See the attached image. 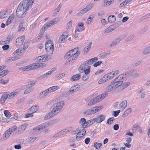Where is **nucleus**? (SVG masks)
Returning a JSON list of instances; mask_svg holds the SVG:
<instances>
[{
    "instance_id": "48",
    "label": "nucleus",
    "mask_w": 150,
    "mask_h": 150,
    "mask_svg": "<svg viewBox=\"0 0 150 150\" xmlns=\"http://www.w3.org/2000/svg\"><path fill=\"white\" fill-rule=\"evenodd\" d=\"M95 122V121L93 120V119L86 121V124L87 125V127H88V126H90L93 124Z\"/></svg>"
},
{
    "instance_id": "36",
    "label": "nucleus",
    "mask_w": 150,
    "mask_h": 150,
    "mask_svg": "<svg viewBox=\"0 0 150 150\" xmlns=\"http://www.w3.org/2000/svg\"><path fill=\"white\" fill-rule=\"evenodd\" d=\"M92 44L91 42H90L88 45L83 50V51L85 54H86L91 48Z\"/></svg>"
},
{
    "instance_id": "47",
    "label": "nucleus",
    "mask_w": 150,
    "mask_h": 150,
    "mask_svg": "<svg viewBox=\"0 0 150 150\" xmlns=\"http://www.w3.org/2000/svg\"><path fill=\"white\" fill-rule=\"evenodd\" d=\"M27 88L24 92V94H27L32 91L34 90L33 88Z\"/></svg>"
},
{
    "instance_id": "49",
    "label": "nucleus",
    "mask_w": 150,
    "mask_h": 150,
    "mask_svg": "<svg viewBox=\"0 0 150 150\" xmlns=\"http://www.w3.org/2000/svg\"><path fill=\"white\" fill-rule=\"evenodd\" d=\"M123 75H120L118 76L114 80V81H117V82L122 81L121 80L123 79Z\"/></svg>"
},
{
    "instance_id": "54",
    "label": "nucleus",
    "mask_w": 150,
    "mask_h": 150,
    "mask_svg": "<svg viewBox=\"0 0 150 150\" xmlns=\"http://www.w3.org/2000/svg\"><path fill=\"white\" fill-rule=\"evenodd\" d=\"M71 87L76 92L80 88V86L79 85H76L72 86Z\"/></svg>"
},
{
    "instance_id": "5",
    "label": "nucleus",
    "mask_w": 150,
    "mask_h": 150,
    "mask_svg": "<svg viewBox=\"0 0 150 150\" xmlns=\"http://www.w3.org/2000/svg\"><path fill=\"white\" fill-rule=\"evenodd\" d=\"M46 64L44 63H35L30 64L27 66L28 71L35 70L40 68H43L46 66Z\"/></svg>"
},
{
    "instance_id": "51",
    "label": "nucleus",
    "mask_w": 150,
    "mask_h": 150,
    "mask_svg": "<svg viewBox=\"0 0 150 150\" xmlns=\"http://www.w3.org/2000/svg\"><path fill=\"white\" fill-rule=\"evenodd\" d=\"M17 129V127L16 126H14L8 129L11 134L13 132H15Z\"/></svg>"
},
{
    "instance_id": "19",
    "label": "nucleus",
    "mask_w": 150,
    "mask_h": 150,
    "mask_svg": "<svg viewBox=\"0 0 150 150\" xmlns=\"http://www.w3.org/2000/svg\"><path fill=\"white\" fill-rule=\"evenodd\" d=\"M127 104V100H125L122 101L119 104V109L123 111V110L126 107Z\"/></svg>"
},
{
    "instance_id": "22",
    "label": "nucleus",
    "mask_w": 150,
    "mask_h": 150,
    "mask_svg": "<svg viewBox=\"0 0 150 150\" xmlns=\"http://www.w3.org/2000/svg\"><path fill=\"white\" fill-rule=\"evenodd\" d=\"M100 101L98 96L94 99H92L88 104V105H91Z\"/></svg>"
},
{
    "instance_id": "62",
    "label": "nucleus",
    "mask_w": 150,
    "mask_h": 150,
    "mask_svg": "<svg viewBox=\"0 0 150 150\" xmlns=\"http://www.w3.org/2000/svg\"><path fill=\"white\" fill-rule=\"evenodd\" d=\"M90 68H88L87 69H83V71L84 72L85 74L88 75L90 73Z\"/></svg>"
},
{
    "instance_id": "29",
    "label": "nucleus",
    "mask_w": 150,
    "mask_h": 150,
    "mask_svg": "<svg viewBox=\"0 0 150 150\" xmlns=\"http://www.w3.org/2000/svg\"><path fill=\"white\" fill-rule=\"evenodd\" d=\"M57 113H48L45 116L44 119L45 120H47L50 119L52 117L54 116Z\"/></svg>"
},
{
    "instance_id": "40",
    "label": "nucleus",
    "mask_w": 150,
    "mask_h": 150,
    "mask_svg": "<svg viewBox=\"0 0 150 150\" xmlns=\"http://www.w3.org/2000/svg\"><path fill=\"white\" fill-rule=\"evenodd\" d=\"M102 146V144L101 143L96 142L94 144V147L96 149L99 150L100 149Z\"/></svg>"
},
{
    "instance_id": "57",
    "label": "nucleus",
    "mask_w": 150,
    "mask_h": 150,
    "mask_svg": "<svg viewBox=\"0 0 150 150\" xmlns=\"http://www.w3.org/2000/svg\"><path fill=\"white\" fill-rule=\"evenodd\" d=\"M139 76V74L138 73L135 72V71H134L132 74L131 76V78L133 79L135 78L138 77Z\"/></svg>"
},
{
    "instance_id": "44",
    "label": "nucleus",
    "mask_w": 150,
    "mask_h": 150,
    "mask_svg": "<svg viewBox=\"0 0 150 150\" xmlns=\"http://www.w3.org/2000/svg\"><path fill=\"white\" fill-rule=\"evenodd\" d=\"M113 30V26L111 25L105 29L104 31V33H107L112 31Z\"/></svg>"
},
{
    "instance_id": "35",
    "label": "nucleus",
    "mask_w": 150,
    "mask_h": 150,
    "mask_svg": "<svg viewBox=\"0 0 150 150\" xmlns=\"http://www.w3.org/2000/svg\"><path fill=\"white\" fill-rule=\"evenodd\" d=\"M113 85L115 88L116 89L120 86H121L122 83V81L117 82L114 81L112 83Z\"/></svg>"
},
{
    "instance_id": "46",
    "label": "nucleus",
    "mask_w": 150,
    "mask_h": 150,
    "mask_svg": "<svg viewBox=\"0 0 150 150\" xmlns=\"http://www.w3.org/2000/svg\"><path fill=\"white\" fill-rule=\"evenodd\" d=\"M130 83L129 82H127L123 84L120 86V87L122 88V90L127 87L130 85Z\"/></svg>"
},
{
    "instance_id": "26",
    "label": "nucleus",
    "mask_w": 150,
    "mask_h": 150,
    "mask_svg": "<svg viewBox=\"0 0 150 150\" xmlns=\"http://www.w3.org/2000/svg\"><path fill=\"white\" fill-rule=\"evenodd\" d=\"M79 122L81 125L82 128H84L87 127V125L86 124V121L85 118H82L81 119Z\"/></svg>"
},
{
    "instance_id": "39",
    "label": "nucleus",
    "mask_w": 150,
    "mask_h": 150,
    "mask_svg": "<svg viewBox=\"0 0 150 150\" xmlns=\"http://www.w3.org/2000/svg\"><path fill=\"white\" fill-rule=\"evenodd\" d=\"M108 22L110 23H114L116 20L115 17L114 15L109 16L108 18Z\"/></svg>"
},
{
    "instance_id": "63",
    "label": "nucleus",
    "mask_w": 150,
    "mask_h": 150,
    "mask_svg": "<svg viewBox=\"0 0 150 150\" xmlns=\"http://www.w3.org/2000/svg\"><path fill=\"white\" fill-rule=\"evenodd\" d=\"M38 126L39 127V130H40L46 127L45 123L39 125Z\"/></svg>"
},
{
    "instance_id": "14",
    "label": "nucleus",
    "mask_w": 150,
    "mask_h": 150,
    "mask_svg": "<svg viewBox=\"0 0 150 150\" xmlns=\"http://www.w3.org/2000/svg\"><path fill=\"white\" fill-rule=\"evenodd\" d=\"M103 108V107L102 106H97L89 109L87 112H96L99 111Z\"/></svg>"
},
{
    "instance_id": "37",
    "label": "nucleus",
    "mask_w": 150,
    "mask_h": 150,
    "mask_svg": "<svg viewBox=\"0 0 150 150\" xmlns=\"http://www.w3.org/2000/svg\"><path fill=\"white\" fill-rule=\"evenodd\" d=\"M115 89V87L112 84V83L106 88L105 89V91L106 92H109L112 91Z\"/></svg>"
},
{
    "instance_id": "31",
    "label": "nucleus",
    "mask_w": 150,
    "mask_h": 150,
    "mask_svg": "<svg viewBox=\"0 0 150 150\" xmlns=\"http://www.w3.org/2000/svg\"><path fill=\"white\" fill-rule=\"evenodd\" d=\"M28 124L26 123H25L24 124L21 125L18 127V129H21V130H19L18 131V133H21L24 130L26 127H27Z\"/></svg>"
},
{
    "instance_id": "4",
    "label": "nucleus",
    "mask_w": 150,
    "mask_h": 150,
    "mask_svg": "<svg viewBox=\"0 0 150 150\" xmlns=\"http://www.w3.org/2000/svg\"><path fill=\"white\" fill-rule=\"evenodd\" d=\"M45 50L47 54L50 55L53 53L54 51V44L51 40H48L45 44Z\"/></svg>"
},
{
    "instance_id": "33",
    "label": "nucleus",
    "mask_w": 150,
    "mask_h": 150,
    "mask_svg": "<svg viewBox=\"0 0 150 150\" xmlns=\"http://www.w3.org/2000/svg\"><path fill=\"white\" fill-rule=\"evenodd\" d=\"M88 68H90L91 66L87 65L86 64H85V62H84L83 63V64H82L79 68V70L80 72L81 71H83V69H87Z\"/></svg>"
},
{
    "instance_id": "11",
    "label": "nucleus",
    "mask_w": 150,
    "mask_h": 150,
    "mask_svg": "<svg viewBox=\"0 0 150 150\" xmlns=\"http://www.w3.org/2000/svg\"><path fill=\"white\" fill-rule=\"evenodd\" d=\"M50 59V58H49L47 55H44L42 56L38 57L37 58L35 59V60L37 59V62H45L48 60Z\"/></svg>"
},
{
    "instance_id": "23",
    "label": "nucleus",
    "mask_w": 150,
    "mask_h": 150,
    "mask_svg": "<svg viewBox=\"0 0 150 150\" xmlns=\"http://www.w3.org/2000/svg\"><path fill=\"white\" fill-rule=\"evenodd\" d=\"M100 101L98 96L94 99H92L88 104V105H91Z\"/></svg>"
},
{
    "instance_id": "3",
    "label": "nucleus",
    "mask_w": 150,
    "mask_h": 150,
    "mask_svg": "<svg viewBox=\"0 0 150 150\" xmlns=\"http://www.w3.org/2000/svg\"><path fill=\"white\" fill-rule=\"evenodd\" d=\"M34 1V0H24L21 2L18 6L26 11L31 8Z\"/></svg>"
},
{
    "instance_id": "60",
    "label": "nucleus",
    "mask_w": 150,
    "mask_h": 150,
    "mask_svg": "<svg viewBox=\"0 0 150 150\" xmlns=\"http://www.w3.org/2000/svg\"><path fill=\"white\" fill-rule=\"evenodd\" d=\"M114 120H115V118L114 117H110L107 120V123L109 125H110L111 122H112Z\"/></svg>"
},
{
    "instance_id": "58",
    "label": "nucleus",
    "mask_w": 150,
    "mask_h": 150,
    "mask_svg": "<svg viewBox=\"0 0 150 150\" xmlns=\"http://www.w3.org/2000/svg\"><path fill=\"white\" fill-rule=\"evenodd\" d=\"M72 21H70L67 24V25L66 26V29H69L70 28L72 27Z\"/></svg>"
},
{
    "instance_id": "28",
    "label": "nucleus",
    "mask_w": 150,
    "mask_h": 150,
    "mask_svg": "<svg viewBox=\"0 0 150 150\" xmlns=\"http://www.w3.org/2000/svg\"><path fill=\"white\" fill-rule=\"evenodd\" d=\"M37 82L36 81L33 80L28 82L26 85L27 88H32V87L34 86Z\"/></svg>"
},
{
    "instance_id": "55",
    "label": "nucleus",
    "mask_w": 150,
    "mask_h": 150,
    "mask_svg": "<svg viewBox=\"0 0 150 150\" xmlns=\"http://www.w3.org/2000/svg\"><path fill=\"white\" fill-rule=\"evenodd\" d=\"M103 3L107 6H110L112 4L110 0H104Z\"/></svg>"
},
{
    "instance_id": "59",
    "label": "nucleus",
    "mask_w": 150,
    "mask_h": 150,
    "mask_svg": "<svg viewBox=\"0 0 150 150\" xmlns=\"http://www.w3.org/2000/svg\"><path fill=\"white\" fill-rule=\"evenodd\" d=\"M65 75L64 73H61L57 75L56 76V78L57 79H59L62 78Z\"/></svg>"
},
{
    "instance_id": "61",
    "label": "nucleus",
    "mask_w": 150,
    "mask_h": 150,
    "mask_svg": "<svg viewBox=\"0 0 150 150\" xmlns=\"http://www.w3.org/2000/svg\"><path fill=\"white\" fill-rule=\"evenodd\" d=\"M74 92H75L72 88L71 87L70 90L67 92V94L68 95H71Z\"/></svg>"
},
{
    "instance_id": "30",
    "label": "nucleus",
    "mask_w": 150,
    "mask_h": 150,
    "mask_svg": "<svg viewBox=\"0 0 150 150\" xmlns=\"http://www.w3.org/2000/svg\"><path fill=\"white\" fill-rule=\"evenodd\" d=\"M19 92L18 91L16 90L9 94L8 93V99H10L13 98Z\"/></svg>"
},
{
    "instance_id": "27",
    "label": "nucleus",
    "mask_w": 150,
    "mask_h": 150,
    "mask_svg": "<svg viewBox=\"0 0 150 150\" xmlns=\"http://www.w3.org/2000/svg\"><path fill=\"white\" fill-rule=\"evenodd\" d=\"M57 121L56 120H52L50 121L45 123L46 127H48L49 126H52L57 122Z\"/></svg>"
},
{
    "instance_id": "45",
    "label": "nucleus",
    "mask_w": 150,
    "mask_h": 150,
    "mask_svg": "<svg viewBox=\"0 0 150 150\" xmlns=\"http://www.w3.org/2000/svg\"><path fill=\"white\" fill-rule=\"evenodd\" d=\"M8 72V70H5L0 73V76L2 77L6 76Z\"/></svg>"
},
{
    "instance_id": "41",
    "label": "nucleus",
    "mask_w": 150,
    "mask_h": 150,
    "mask_svg": "<svg viewBox=\"0 0 150 150\" xmlns=\"http://www.w3.org/2000/svg\"><path fill=\"white\" fill-rule=\"evenodd\" d=\"M150 53V45L147 47L143 51L144 54H146Z\"/></svg>"
},
{
    "instance_id": "10",
    "label": "nucleus",
    "mask_w": 150,
    "mask_h": 150,
    "mask_svg": "<svg viewBox=\"0 0 150 150\" xmlns=\"http://www.w3.org/2000/svg\"><path fill=\"white\" fill-rule=\"evenodd\" d=\"M24 36H21L17 38L16 40L15 45L18 47L22 45L25 40Z\"/></svg>"
},
{
    "instance_id": "6",
    "label": "nucleus",
    "mask_w": 150,
    "mask_h": 150,
    "mask_svg": "<svg viewBox=\"0 0 150 150\" xmlns=\"http://www.w3.org/2000/svg\"><path fill=\"white\" fill-rule=\"evenodd\" d=\"M64 102L63 101L57 103L54 105L51 112H56L60 111L64 106Z\"/></svg>"
},
{
    "instance_id": "64",
    "label": "nucleus",
    "mask_w": 150,
    "mask_h": 150,
    "mask_svg": "<svg viewBox=\"0 0 150 150\" xmlns=\"http://www.w3.org/2000/svg\"><path fill=\"white\" fill-rule=\"evenodd\" d=\"M88 75L84 74L83 75L82 77V80L84 81H86L88 80L89 77V76Z\"/></svg>"
},
{
    "instance_id": "20",
    "label": "nucleus",
    "mask_w": 150,
    "mask_h": 150,
    "mask_svg": "<svg viewBox=\"0 0 150 150\" xmlns=\"http://www.w3.org/2000/svg\"><path fill=\"white\" fill-rule=\"evenodd\" d=\"M9 15L7 11H2L0 12V19H3L7 17Z\"/></svg>"
},
{
    "instance_id": "8",
    "label": "nucleus",
    "mask_w": 150,
    "mask_h": 150,
    "mask_svg": "<svg viewBox=\"0 0 150 150\" xmlns=\"http://www.w3.org/2000/svg\"><path fill=\"white\" fill-rule=\"evenodd\" d=\"M26 14V11L22 7L18 6L16 11V15L18 18H21L25 17Z\"/></svg>"
},
{
    "instance_id": "56",
    "label": "nucleus",
    "mask_w": 150,
    "mask_h": 150,
    "mask_svg": "<svg viewBox=\"0 0 150 150\" xmlns=\"http://www.w3.org/2000/svg\"><path fill=\"white\" fill-rule=\"evenodd\" d=\"M94 17L92 16H90L88 18L86 23L88 24H90L92 21L93 19V18Z\"/></svg>"
},
{
    "instance_id": "50",
    "label": "nucleus",
    "mask_w": 150,
    "mask_h": 150,
    "mask_svg": "<svg viewBox=\"0 0 150 150\" xmlns=\"http://www.w3.org/2000/svg\"><path fill=\"white\" fill-rule=\"evenodd\" d=\"M80 132H81V129L80 128H78L76 129L72 132L71 133L75 135L76 134H77Z\"/></svg>"
},
{
    "instance_id": "7",
    "label": "nucleus",
    "mask_w": 150,
    "mask_h": 150,
    "mask_svg": "<svg viewBox=\"0 0 150 150\" xmlns=\"http://www.w3.org/2000/svg\"><path fill=\"white\" fill-rule=\"evenodd\" d=\"M93 5L92 4H90L86 6L80 10L76 14L77 16H81L90 10L93 7Z\"/></svg>"
},
{
    "instance_id": "1",
    "label": "nucleus",
    "mask_w": 150,
    "mask_h": 150,
    "mask_svg": "<svg viewBox=\"0 0 150 150\" xmlns=\"http://www.w3.org/2000/svg\"><path fill=\"white\" fill-rule=\"evenodd\" d=\"M78 48L77 47L68 52L64 56V58L66 59V63L69 64L73 62V60L79 55L80 52L79 51Z\"/></svg>"
},
{
    "instance_id": "32",
    "label": "nucleus",
    "mask_w": 150,
    "mask_h": 150,
    "mask_svg": "<svg viewBox=\"0 0 150 150\" xmlns=\"http://www.w3.org/2000/svg\"><path fill=\"white\" fill-rule=\"evenodd\" d=\"M62 7V5L61 4H59L57 6L53 13V14L54 16L57 15L59 13Z\"/></svg>"
},
{
    "instance_id": "17",
    "label": "nucleus",
    "mask_w": 150,
    "mask_h": 150,
    "mask_svg": "<svg viewBox=\"0 0 150 150\" xmlns=\"http://www.w3.org/2000/svg\"><path fill=\"white\" fill-rule=\"evenodd\" d=\"M52 22L51 21H50L49 22L46 23L43 26L41 29L42 32H44L45 31L47 30V29L48 28L51 26H52L54 25V24L52 23Z\"/></svg>"
},
{
    "instance_id": "25",
    "label": "nucleus",
    "mask_w": 150,
    "mask_h": 150,
    "mask_svg": "<svg viewBox=\"0 0 150 150\" xmlns=\"http://www.w3.org/2000/svg\"><path fill=\"white\" fill-rule=\"evenodd\" d=\"M80 74H78L73 76L70 79L71 81H75L79 80L81 78Z\"/></svg>"
},
{
    "instance_id": "13",
    "label": "nucleus",
    "mask_w": 150,
    "mask_h": 150,
    "mask_svg": "<svg viewBox=\"0 0 150 150\" xmlns=\"http://www.w3.org/2000/svg\"><path fill=\"white\" fill-rule=\"evenodd\" d=\"M105 118V116L103 115H98L93 119V120L95 122L100 123L104 121Z\"/></svg>"
},
{
    "instance_id": "2",
    "label": "nucleus",
    "mask_w": 150,
    "mask_h": 150,
    "mask_svg": "<svg viewBox=\"0 0 150 150\" xmlns=\"http://www.w3.org/2000/svg\"><path fill=\"white\" fill-rule=\"evenodd\" d=\"M120 73L119 70H117L105 74L99 79L98 81V83L102 84L108 81L115 77Z\"/></svg>"
},
{
    "instance_id": "21",
    "label": "nucleus",
    "mask_w": 150,
    "mask_h": 150,
    "mask_svg": "<svg viewBox=\"0 0 150 150\" xmlns=\"http://www.w3.org/2000/svg\"><path fill=\"white\" fill-rule=\"evenodd\" d=\"M49 92L46 89L45 91L40 92L38 96V98L42 99L44 98L48 93Z\"/></svg>"
},
{
    "instance_id": "53",
    "label": "nucleus",
    "mask_w": 150,
    "mask_h": 150,
    "mask_svg": "<svg viewBox=\"0 0 150 150\" xmlns=\"http://www.w3.org/2000/svg\"><path fill=\"white\" fill-rule=\"evenodd\" d=\"M109 53L103 52L101 53L100 54V56L101 58H105L110 54Z\"/></svg>"
},
{
    "instance_id": "15",
    "label": "nucleus",
    "mask_w": 150,
    "mask_h": 150,
    "mask_svg": "<svg viewBox=\"0 0 150 150\" xmlns=\"http://www.w3.org/2000/svg\"><path fill=\"white\" fill-rule=\"evenodd\" d=\"M68 33L65 32L63 34L61 35L59 39V43H61L64 41L68 36Z\"/></svg>"
},
{
    "instance_id": "12",
    "label": "nucleus",
    "mask_w": 150,
    "mask_h": 150,
    "mask_svg": "<svg viewBox=\"0 0 150 150\" xmlns=\"http://www.w3.org/2000/svg\"><path fill=\"white\" fill-rule=\"evenodd\" d=\"M75 29L76 31H77L79 32H81L84 31L85 29L84 23L82 22L78 23Z\"/></svg>"
},
{
    "instance_id": "24",
    "label": "nucleus",
    "mask_w": 150,
    "mask_h": 150,
    "mask_svg": "<svg viewBox=\"0 0 150 150\" xmlns=\"http://www.w3.org/2000/svg\"><path fill=\"white\" fill-rule=\"evenodd\" d=\"M7 98H8V93L7 92L4 93L1 98V103H4Z\"/></svg>"
},
{
    "instance_id": "18",
    "label": "nucleus",
    "mask_w": 150,
    "mask_h": 150,
    "mask_svg": "<svg viewBox=\"0 0 150 150\" xmlns=\"http://www.w3.org/2000/svg\"><path fill=\"white\" fill-rule=\"evenodd\" d=\"M52 22L51 21H50L49 22L46 23L43 26L41 29L42 32H44L45 31L47 30V29L48 28L51 26H52L54 25V24L52 23Z\"/></svg>"
},
{
    "instance_id": "52",
    "label": "nucleus",
    "mask_w": 150,
    "mask_h": 150,
    "mask_svg": "<svg viewBox=\"0 0 150 150\" xmlns=\"http://www.w3.org/2000/svg\"><path fill=\"white\" fill-rule=\"evenodd\" d=\"M83 134H81V132L79 133L76 136V139L77 140H79L80 138L83 137Z\"/></svg>"
},
{
    "instance_id": "42",
    "label": "nucleus",
    "mask_w": 150,
    "mask_h": 150,
    "mask_svg": "<svg viewBox=\"0 0 150 150\" xmlns=\"http://www.w3.org/2000/svg\"><path fill=\"white\" fill-rule=\"evenodd\" d=\"M24 53V51L21 49H18L16 50L14 52L13 54L15 55H19L20 53Z\"/></svg>"
},
{
    "instance_id": "9",
    "label": "nucleus",
    "mask_w": 150,
    "mask_h": 150,
    "mask_svg": "<svg viewBox=\"0 0 150 150\" xmlns=\"http://www.w3.org/2000/svg\"><path fill=\"white\" fill-rule=\"evenodd\" d=\"M74 126H69L66 128L63 129L62 130L59 132L53 135V137H57L61 135H63L64 134V132H69L71 131V130L74 129Z\"/></svg>"
},
{
    "instance_id": "43",
    "label": "nucleus",
    "mask_w": 150,
    "mask_h": 150,
    "mask_svg": "<svg viewBox=\"0 0 150 150\" xmlns=\"http://www.w3.org/2000/svg\"><path fill=\"white\" fill-rule=\"evenodd\" d=\"M108 95V93L107 92H105L104 93L101 94L98 96V98H99V99L100 101H101L102 99H104Z\"/></svg>"
},
{
    "instance_id": "34",
    "label": "nucleus",
    "mask_w": 150,
    "mask_h": 150,
    "mask_svg": "<svg viewBox=\"0 0 150 150\" xmlns=\"http://www.w3.org/2000/svg\"><path fill=\"white\" fill-rule=\"evenodd\" d=\"M39 109V107L37 105H35L31 107L29 110L32 112H35L37 111Z\"/></svg>"
},
{
    "instance_id": "16",
    "label": "nucleus",
    "mask_w": 150,
    "mask_h": 150,
    "mask_svg": "<svg viewBox=\"0 0 150 150\" xmlns=\"http://www.w3.org/2000/svg\"><path fill=\"white\" fill-rule=\"evenodd\" d=\"M11 133L8 129L3 134L1 139V140L3 141L7 139L9 137Z\"/></svg>"
},
{
    "instance_id": "38",
    "label": "nucleus",
    "mask_w": 150,
    "mask_h": 150,
    "mask_svg": "<svg viewBox=\"0 0 150 150\" xmlns=\"http://www.w3.org/2000/svg\"><path fill=\"white\" fill-rule=\"evenodd\" d=\"M14 17V14H12L8 18L6 22V25H8L11 23V21L13 20Z\"/></svg>"
}]
</instances>
